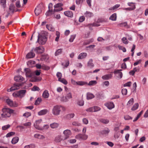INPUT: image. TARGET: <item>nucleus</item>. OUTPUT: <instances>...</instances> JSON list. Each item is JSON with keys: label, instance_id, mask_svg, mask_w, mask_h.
I'll list each match as a JSON object with an SVG mask.
<instances>
[{"label": "nucleus", "instance_id": "nucleus-27", "mask_svg": "<svg viewBox=\"0 0 148 148\" xmlns=\"http://www.w3.org/2000/svg\"><path fill=\"white\" fill-rule=\"evenodd\" d=\"M120 6L119 4H116L114 5L112 7H111L109 8L108 10H109L111 11H113V12L115 11L117 8H119Z\"/></svg>", "mask_w": 148, "mask_h": 148}, {"label": "nucleus", "instance_id": "nucleus-51", "mask_svg": "<svg viewBox=\"0 0 148 148\" xmlns=\"http://www.w3.org/2000/svg\"><path fill=\"white\" fill-rule=\"evenodd\" d=\"M40 90L39 88L36 86H34L32 89V90L33 91H39Z\"/></svg>", "mask_w": 148, "mask_h": 148}, {"label": "nucleus", "instance_id": "nucleus-53", "mask_svg": "<svg viewBox=\"0 0 148 148\" xmlns=\"http://www.w3.org/2000/svg\"><path fill=\"white\" fill-rule=\"evenodd\" d=\"M40 80L39 79H38L37 77H35L31 79L30 81L32 82H36L39 81Z\"/></svg>", "mask_w": 148, "mask_h": 148}, {"label": "nucleus", "instance_id": "nucleus-12", "mask_svg": "<svg viewBox=\"0 0 148 148\" xmlns=\"http://www.w3.org/2000/svg\"><path fill=\"white\" fill-rule=\"evenodd\" d=\"M7 103L10 106H14L16 107L18 106V104L15 102H13L12 100L10 99H8L6 100Z\"/></svg>", "mask_w": 148, "mask_h": 148}, {"label": "nucleus", "instance_id": "nucleus-19", "mask_svg": "<svg viewBox=\"0 0 148 148\" xmlns=\"http://www.w3.org/2000/svg\"><path fill=\"white\" fill-rule=\"evenodd\" d=\"M87 54L86 53H80L78 56L77 59L79 60L83 59L86 57Z\"/></svg>", "mask_w": 148, "mask_h": 148}, {"label": "nucleus", "instance_id": "nucleus-9", "mask_svg": "<svg viewBox=\"0 0 148 148\" xmlns=\"http://www.w3.org/2000/svg\"><path fill=\"white\" fill-rule=\"evenodd\" d=\"M71 82L72 84L75 85H77L79 86H83L85 85L86 84H87V82L84 81L76 82L73 79H71Z\"/></svg>", "mask_w": 148, "mask_h": 148}, {"label": "nucleus", "instance_id": "nucleus-36", "mask_svg": "<svg viewBox=\"0 0 148 148\" xmlns=\"http://www.w3.org/2000/svg\"><path fill=\"white\" fill-rule=\"evenodd\" d=\"M100 121L104 124H106L109 123V121L108 119H102L100 120Z\"/></svg>", "mask_w": 148, "mask_h": 148}, {"label": "nucleus", "instance_id": "nucleus-24", "mask_svg": "<svg viewBox=\"0 0 148 148\" xmlns=\"http://www.w3.org/2000/svg\"><path fill=\"white\" fill-rule=\"evenodd\" d=\"M94 95L92 93L88 92L86 94L87 99L88 100L92 99L95 97Z\"/></svg>", "mask_w": 148, "mask_h": 148}, {"label": "nucleus", "instance_id": "nucleus-47", "mask_svg": "<svg viewBox=\"0 0 148 148\" xmlns=\"http://www.w3.org/2000/svg\"><path fill=\"white\" fill-rule=\"evenodd\" d=\"M94 112H96L100 111L101 110V108L98 106H94L93 107Z\"/></svg>", "mask_w": 148, "mask_h": 148}, {"label": "nucleus", "instance_id": "nucleus-11", "mask_svg": "<svg viewBox=\"0 0 148 148\" xmlns=\"http://www.w3.org/2000/svg\"><path fill=\"white\" fill-rule=\"evenodd\" d=\"M24 70L25 72L26 76L27 77H30L32 76V73L30 69L25 68Z\"/></svg>", "mask_w": 148, "mask_h": 148}, {"label": "nucleus", "instance_id": "nucleus-7", "mask_svg": "<svg viewBox=\"0 0 148 148\" xmlns=\"http://www.w3.org/2000/svg\"><path fill=\"white\" fill-rule=\"evenodd\" d=\"M21 86V84H15L13 86L10 88L9 89H8L7 90L8 92H11L13 90H18L20 88Z\"/></svg>", "mask_w": 148, "mask_h": 148}, {"label": "nucleus", "instance_id": "nucleus-6", "mask_svg": "<svg viewBox=\"0 0 148 148\" xmlns=\"http://www.w3.org/2000/svg\"><path fill=\"white\" fill-rule=\"evenodd\" d=\"M42 119H39L36 121L34 124V127L38 130H42V127L39 126V124L42 121Z\"/></svg>", "mask_w": 148, "mask_h": 148}, {"label": "nucleus", "instance_id": "nucleus-44", "mask_svg": "<svg viewBox=\"0 0 148 148\" xmlns=\"http://www.w3.org/2000/svg\"><path fill=\"white\" fill-rule=\"evenodd\" d=\"M60 101L64 102H67L69 100H68L66 97L63 96L60 98Z\"/></svg>", "mask_w": 148, "mask_h": 148}, {"label": "nucleus", "instance_id": "nucleus-23", "mask_svg": "<svg viewBox=\"0 0 148 148\" xmlns=\"http://www.w3.org/2000/svg\"><path fill=\"white\" fill-rule=\"evenodd\" d=\"M32 51L33 50H32L31 52L27 53L26 56L27 58H31L35 56V54Z\"/></svg>", "mask_w": 148, "mask_h": 148}, {"label": "nucleus", "instance_id": "nucleus-43", "mask_svg": "<svg viewBox=\"0 0 148 148\" xmlns=\"http://www.w3.org/2000/svg\"><path fill=\"white\" fill-rule=\"evenodd\" d=\"M88 66L92 67L94 66V64L92 63V59H90L88 63Z\"/></svg>", "mask_w": 148, "mask_h": 148}, {"label": "nucleus", "instance_id": "nucleus-56", "mask_svg": "<svg viewBox=\"0 0 148 148\" xmlns=\"http://www.w3.org/2000/svg\"><path fill=\"white\" fill-rule=\"evenodd\" d=\"M72 124L73 125L75 126H80L81 125L80 123L76 121H74L73 122Z\"/></svg>", "mask_w": 148, "mask_h": 148}, {"label": "nucleus", "instance_id": "nucleus-1", "mask_svg": "<svg viewBox=\"0 0 148 148\" xmlns=\"http://www.w3.org/2000/svg\"><path fill=\"white\" fill-rule=\"evenodd\" d=\"M14 111L9 108H4L0 112V119L2 118L9 117L11 114L13 113Z\"/></svg>", "mask_w": 148, "mask_h": 148}, {"label": "nucleus", "instance_id": "nucleus-42", "mask_svg": "<svg viewBox=\"0 0 148 148\" xmlns=\"http://www.w3.org/2000/svg\"><path fill=\"white\" fill-rule=\"evenodd\" d=\"M139 106V104L138 103H135L133 107L132 108L131 110H136L138 108Z\"/></svg>", "mask_w": 148, "mask_h": 148}, {"label": "nucleus", "instance_id": "nucleus-4", "mask_svg": "<svg viewBox=\"0 0 148 148\" xmlns=\"http://www.w3.org/2000/svg\"><path fill=\"white\" fill-rule=\"evenodd\" d=\"M47 40L46 37L44 35H40L38 36V38L37 42H38L40 44L44 45L46 43Z\"/></svg>", "mask_w": 148, "mask_h": 148}, {"label": "nucleus", "instance_id": "nucleus-37", "mask_svg": "<svg viewBox=\"0 0 148 148\" xmlns=\"http://www.w3.org/2000/svg\"><path fill=\"white\" fill-rule=\"evenodd\" d=\"M135 8V5H133V6L131 7H129L126 8H123V10H125L127 11H130L134 10Z\"/></svg>", "mask_w": 148, "mask_h": 148}, {"label": "nucleus", "instance_id": "nucleus-45", "mask_svg": "<svg viewBox=\"0 0 148 148\" xmlns=\"http://www.w3.org/2000/svg\"><path fill=\"white\" fill-rule=\"evenodd\" d=\"M134 102V99L133 98H132L128 102L127 105L130 106L133 104Z\"/></svg>", "mask_w": 148, "mask_h": 148}, {"label": "nucleus", "instance_id": "nucleus-54", "mask_svg": "<svg viewBox=\"0 0 148 148\" xmlns=\"http://www.w3.org/2000/svg\"><path fill=\"white\" fill-rule=\"evenodd\" d=\"M84 0H76L75 2L77 5H79L82 4Z\"/></svg>", "mask_w": 148, "mask_h": 148}, {"label": "nucleus", "instance_id": "nucleus-30", "mask_svg": "<svg viewBox=\"0 0 148 148\" xmlns=\"http://www.w3.org/2000/svg\"><path fill=\"white\" fill-rule=\"evenodd\" d=\"M61 136L60 135H58L56 136L55 139V141L56 142L58 143L60 142L62 139L61 138Z\"/></svg>", "mask_w": 148, "mask_h": 148}, {"label": "nucleus", "instance_id": "nucleus-63", "mask_svg": "<svg viewBox=\"0 0 148 148\" xmlns=\"http://www.w3.org/2000/svg\"><path fill=\"white\" fill-rule=\"evenodd\" d=\"M122 93L123 95H126L127 93V90L125 88H123L122 90Z\"/></svg>", "mask_w": 148, "mask_h": 148}, {"label": "nucleus", "instance_id": "nucleus-8", "mask_svg": "<svg viewBox=\"0 0 148 148\" xmlns=\"http://www.w3.org/2000/svg\"><path fill=\"white\" fill-rule=\"evenodd\" d=\"M75 138L79 140H86L88 136L85 134H78L75 136Z\"/></svg>", "mask_w": 148, "mask_h": 148}, {"label": "nucleus", "instance_id": "nucleus-60", "mask_svg": "<svg viewBox=\"0 0 148 148\" xmlns=\"http://www.w3.org/2000/svg\"><path fill=\"white\" fill-rule=\"evenodd\" d=\"M42 69L44 70H48L50 69V67L47 66L43 65L42 66Z\"/></svg>", "mask_w": 148, "mask_h": 148}, {"label": "nucleus", "instance_id": "nucleus-22", "mask_svg": "<svg viewBox=\"0 0 148 148\" xmlns=\"http://www.w3.org/2000/svg\"><path fill=\"white\" fill-rule=\"evenodd\" d=\"M59 125V124L56 123H53L50 125V126L52 129L57 128L58 127Z\"/></svg>", "mask_w": 148, "mask_h": 148}, {"label": "nucleus", "instance_id": "nucleus-20", "mask_svg": "<svg viewBox=\"0 0 148 148\" xmlns=\"http://www.w3.org/2000/svg\"><path fill=\"white\" fill-rule=\"evenodd\" d=\"M14 80L17 82H21L24 80V78L21 76L18 75L14 77Z\"/></svg>", "mask_w": 148, "mask_h": 148}, {"label": "nucleus", "instance_id": "nucleus-57", "mask_svg": "<svg viewBox=\"0 0 148 148\" xmlns=\"http://www.w3.org/2000/svg\"><path fill=\"white\" fill-rule=\"evenodd\" d=\"M49 128V125H44L43 127H42V130H47Z\"/></svg>", "mask_w": 148, "mask_h": 148}, {"label": "nucleus", "instance_id": "nucleus-64", "mask_svg": "<svg viewBox=\"0 0 148 148\" xmlns=\"http://www.w3.org/2000/svg\"><path fill=\"white\" fill-rule=\"evenodd\" d=\"M84 104V101L83 100H81L78 101L77 104L80 106H82Z\"/></svg>", "mask_w": 148, "mask_h": 148}, {"label": "nucleus", "instance_id": "nucleus-38", "mask_svg": "<svg viewBox=\"0 0 148 148\" xmlns=\"http://www.w3.org/2000/svg\"><path fill=\"white\" fill-rule=\"evenodd\" d=\"M36 147L35 145L34 144H31L25 146L24 148H35Z\"/></svg>", "mask_w": 148, "mask_h": 148}, {"label": "nucleus", "instance_id": "nucleus-32", "mask_svg": "<svg viewBox=\"0 0 148 148\" xmlns=\"http://www.w3.org/2000/svg\"><path fill=\"white\" fill-rule=\"evenodd\" d=\"M84 14L86 17L89 18L93 16V15L92 12L88 11H86Z\"/></svg>", "mask_w": 148, "mask_h": 148}, {"label": "nucleus", "instance_id": "nucleus-40", "mask_svg": "<svg viewBox=\"0 0 148 148\" xmlns=\"http://www.w3.org/2000/svg\"><path fill=\"white\" fill-rule=\"evenodd\" d=\"M46 26L48 30L51 31H53L55 30L54 28L51 25H47Z\"/></svg>", "mask_w": 148, "mask_h": 148}, {"label": "nucleus", "instance_id": "nucleus-39", "mask_svg": "<svg viewBox=\"0 0 148 148\" xmlns=\"http://www.w3.org/2000/svg\"><path fill=\"white\" fill-rule=\"evenodd\" d=\"M62 49H60L57 50L55 52V55L56 56H57L60 54L62 52Z\"/></svg>", "mask_w": 148, "mask_h": 148}, {"label": "nucleus", "instance_id": "nucleus-28", "mask_svg": "<svg viewBox=\"0 0 148 148\" xmlns=\"http://www.w3.org/2000/svg\"><path fill=\"white\" fill-rule=\"evenodd\" d=\"M15 7L13 4H10L9 7V10L11 12H13L14 11H20V10H15Z\"/></svg>", "mask_w": 148, "mask_h": 148}, {"label": "nucleus", "instance_id": "nucleus-16", "mask_svg": "<svg viewBox=\"0 0 148 148\" xmlns=\"http://www.w3.org/2000/svg\"><path fill=\"white\" fill-rule=\"evenodd\" d=\"M52 6V4L51 3H50L49 6V10L45 13V15L47 16H49L53 14V10H50L49 8L50 7H51Z\"/></svg>", "mask_w": 148, "mask_h": 148}, {"label": "nucleus", "instance_id": "nucleus-21", "mask_svg": "<svg viewBox=\"0 0 148 148\" xmlns=\"http://www.w3.org/2000/svg\"><path fill=\"white\" fill-rule=\"evenodd\" d=\"M112 77L111 74H108L102 77V78L104 80H107L111 78Z\"/></svg>", "mask_w": 148, "mask_h": 148}, {"label": "nucleus", "instance_id": "nucleus-49", "mask_svg": "<svg viewBox=\"0 0 148 148\" xmlns=\"http://www.w3.org/2000/svg\"><path fill=\"white\" fill-rule=\"evenodd\" d=\"M121 40L123 42V43L125 44H127L128 43V42L127 41V39L125 37H123L122 39Z\"/></svg>", "mask_w": 148, "mask_h": 148}, {"label": "nucleus", "instance_id": "nucleus-55", "mask_svg": "<svg viewBox=\"0 0 148 148\" xmlns=\"http://www.w3.org/2000/svg\"><path fill=\"white\" fill-rule=\"evenodd\" d=\"M110 132L108 129L107 128L106 129L102 131V133L103 134H108Z\"/></svg>", "mask_w": 148, "mask_h": 148}, {"label": "nucleus", "instance_id": "nucleus-46", "mask_svg": "<svg viewBox=\"0 0 148 148\" xmlns=\"http://www.w3.org/2000/svg\"><path fill=\"white\" fill-rule=\"evenodd\" d=\"M41 101L42 99L41 98L39 97L35 101V105H38L41 102Z\"/></svg>", "mask_w": 148, "mask_h": 148}, {"label": "nucleus", "instance_id": "nucleus-61", "mask_svg": "<svg viewBox=\"0 0 148 148\" xmlns=\"http://www.w3.org/2000/svg\"><path fill=\"white\" fill-rule=\"evenodd\" d=\"M86 111L88 112H94L93 108L92 107H90L86 110Z\"/></svg>", "mask_w": 148, "mask_h": 148}, {"label": "nucleus", "instance_id": "nucleus-59", "mask_svg": "<svg viewBox=\"0 0 148 148\" xmlns=\"http://www.w3.org/2000/svg\"><path fill=\"white\" fill-rule=\"evenodd\" d=\"M85 19V17L83 16H82L79 18V22L82 23L84 21Z\"/></svg>", "mask_w": 148, "mask_h": 148}, {"label": "nucleus", "instance_id": "nucleus-10", "mask_svg": "<svg viewBox=\"0 0 148 148\" xmlns=\"http://www.w3.org/2000/svg\"><path fill=\"white\" fill-rule=\"evenodd\" d=\"M63 134L65 136V139H68L71 135V132L70 130L68 129L66 130L63 131Z\"/></svg>", "mask_w": 148, "mask_h": 148}, {"label": "nucleus", "instance_id": "nucleus-15", "mask_svg": "<svg viewBox=\"0 0 148 148\" xmlns=\"http://www.w3.org/2000/svg\"><path fill=\"white\" fill-rule=\"evenodd\" d=\"M44 49L42 46L37 47L34 49V51H36L38 53H42L44 51Z\"/></svg>", "mask_w": 148, "mask_h": 148}, {"label": "nucleus", "instance_id": "nucleus-62", "mask_svg": "<svg viewBox=\"0 0 148 148\" xmlns=\"http://www.w3.org/2000/svg\"><path fill=\"white\" fill-rule=\"evenodd\" d=\"M75 35H71V36L70 38L69 39V41L70 42H72L74 40L75 38Z\"/></svg>", "mask_w": 148, "mask_h": 148}, {"label": "nucleus", "instance_id": "nucleus-41", "mask_svg": "<svg viewBox=\"0 0 148 148\" xmlns=\"http://www.w3.org/2000/svg\"><path fill=\"white\" fill-rule=\"evenodd\" d=\"M74 116V113H71L67 114L66 116V117L67 119H70L71 118H73Z\"/></svg>", "mask_w": 148, "mask_h": 148}, {"label": "nucleus", "instance_id": "nucleus-48", "mask_svg": "<svg viewBox=\"0 0 148 148\" xmlns=\"http://www.w3.org/2000/svg\"><path fill=\"white\" fill-rule=\"evenodd\" d=\"M58 80L65 85L67 84L68 83L64 79L61 78L60 79H58Z\"/></svg>", "mask_w": 148, "mask_h": 148}, {"label": "nucleus", "instance_id": "nucleus-2", "mask_svg": "<svg viewBox=\"0 0 148 148\" xmlns=\"http://www.w3.org/2000/svg\"><path fill=\"white\" fill-rule=\"evenodd\" d=\"M62 106H61L56 105L53 106L52 110V114L55 115H58L60 114L61 111Z\"/></svg>", "mask_w": 148, "mask_h": 148}, {"label": "nucleus", "instance_id": "nucleus-14", "mask_svg": "<svg viewBox=\"0 0 148 148\" xmlns=\"http://www.w3.org/2000/svg\"><path fill=\"white\" fill-rule=\"evenodd\" d=\"M41 7L40 5H38L35 9L34 12L36 16L38 15L41 12Z\"/></svg>", "mask_w": 148, "mask_h": 148}, {"label": "nucleus", "instance_id": "nucleus-5", "mask_svg": "<svg viewBox=\"0 0 148 148\" xmlns=\"http://www.w3.org/2000/svg\"><path fill=\"white\" fill-rule=\"evenodd\" d=\"M63 5V4L62 3H59L56 4L54 6V12H58L61 11L63 8L62 6Z\"/></svg>", "mask_w": 148, "mask_h": 148}, {"label": "nucleus", "instance_id": "nucleus-35", "mask_svg": "<svg viewBox=\"0 0 148 148\" xmlns=\"http://www.w3.org/2000/svg\"><path fill=\"white\" fill-rule=\"evenodd\" d=\"M116 13H114L110 16V19L113 21H115L116 20Z\"/></svg>", "mask_w": 148, "mask_h": 148}, {"label": "nucleus", "instance_id": "nucleus-52", "mask_svg": "<svg viewBox=\"0 0 148 148\" xmlns=\"http://www.w3.org/2000/svg\"><path fill=\"white\" fill-rule=\"evenodd\" d=\"M15 134V133L14 132H10L6 134V136L7 137H10L14 135Z\"/></svg>", "mask_w": 148, "mask_h": 148}, {"label": "nucleus", "instance_id": "nucleus-25", "mask_svg": "<svg viewBox=\"0 0 148 148\" xmlns=\"http://www.w3.org/2000/svg\"><path fill=\"white\" fill-rule=\"evenodd\" d=\"M34 137L35 138L38 139H43L45 138L44 136L39 134H35L34 135Z\"/></svg>", "mask_w": 148, "mask_h": 148}, {"label": "nucleus", "instance_id": "nucleus-58", "mask_svg": "<svg viewBox=\"0 0 148 148\" xmlns=\"http://www.w3.org/2000/svg\"><path fill=\"white\" fill-rule=\"evenodd\" d=\"M10 125H4L2 127V129L3 130H5L10 127Z\"/></svg>", "mask_w": 148, "mask_h": 148}, {"label": "nucleus", "instance_id": "nucleus-50", "mask_svg": "<svg viewBox=\"0 0 148 148\" xmlns=\"http://www.w3.org/2000/svg\"><path fill=\"white\" fill-rule=\"evenodd\" d=\"M118 47L119 49L120 50H122L123 52H126V50L125 47L120 45H118Z\"/></svg>", "mask_w": 148, "mask_h": 148}, {"label": "nucleus", "instance_id": "nucleus-13", "mask_svg": "<svg viewBox=\"0 0 148 148\" xmlns=\"http://www.w3.org/2000/svg\"><path fill=\"white\" fill-rule=\"evenodd\" d=\"M105 105L107 107V108L111 110L114 108V105L112 102H108L105 104Z\"/></svg>", "mask_w": 148, "mask_h": 148}, {"label": "nucleus", "instance_id": "nucleus-34", "mask_svg": "<svg viewBox=\"0 0 148 148\" xmlns=\"http://www.w3.org/2000/svg\"><path fill=\"white\" fill-rule=\"evenodd\" d=\"M97 83V82L96 81L92 80L89 82L88 84H87L89 86H92L95 85Z\"/></svg>", "mask_w": 148, "mask_h": 148}, {"label": "nucleus", "instance_id": "nucleus-29", "mask_svg": "<svg viewBox=\"0 0 148 148\" xmlns=\"http://www.w3.org/2000/svg\"><path fill=\"white\" fill-rule=\"evenodd\" d=\"M48 112V110L47 109H44L40 110L38 113V114L39 115H45L47 114Z\"/></svg>", "mask_w": 148, "mask_h": 148}, {"label": "nucleus", "instance_id": "nucleus-17", "mask_svg": "<svg viewBox=\"0 0 148 148\" xmlns=\"http://www.w3.org/2000/svg\"><path fill=\"white\" fill-rule=\"evenodd\" d=\"M65 90L66 92V94L65 96L68 100H69V99L72 98V97L71 94L70 92L69 91L68 88L66 87Z\"/></svg>", "mask_w": 148, "mask_h": 148}, {"label": "nucleus", "instance_id": "nucleus-18", "mask_svg": "<svg viewBox=\"0 0 148 148\" xmlns=\"http://www.w3.org/2000/svg\"><path fill=\"white\" fill-rule=\"evenodd\" d=\"M64 14L68 17L72 18L73 16V13L71 11H67L64 12Z\"/></svg>", "mask_w": 148, "mask_h": 148}, {"label": "nucleus", "instance_id": "nucleus-31", "mask_svg": "<svg viewBox=\"0 0 148 148\" xmlns=\"http://www.w3.org/2000/svg\"><path fill=\"white\" fill-rule=\"evenodd\" d=\"M6 0H0V5L3 8L6 7Z\"/></svg>", "mask_w": 148, "mask_h": 148}, {"label": "nucleus", "instance_id": "nucleus-26", "mask_svg": "<svg viewBox=\"0 0 148 148\" xmlns=\"http://www.w3.org/2000/svg\"><path fill=\"white\" fill-rule=\"evenodd\" d=\"M49 95L48 91L46 90H44L42 95V97L45 99L48 98Z\"/></svg>", "mask_w": 148, "mask_h": 148}, {"label": "nucleus", "instance_id": "nucleus-3", "mask_svg": "<svg viewBox=\"0 0 148 148\" xmlns=\"http://www.w3.org/2000/svg\"><path fill=\"white\" fill-rule=\"evenodd\" d=\"M26 92V90H22L13 93L12 95L15 97H19L22 98L25 96Z\"/></svg>", "mask_w": 148, "mask_h": 148}, {"label": "nucleus", "instance_id": "nucleus-33", "mask_svg": "<svg viewBox=\"0 0 148 148\" xmlns=\"http://www.w3.org/2000/svg\"><path fill=\"white\" fill-rule=\"evenodd\" d=\"M19 138L18 137H15L13 138L12 140V143L13 144H15L18 141Z\"/></svg>", "mask_w": 148, "mask_h": 148}]
</instances>
